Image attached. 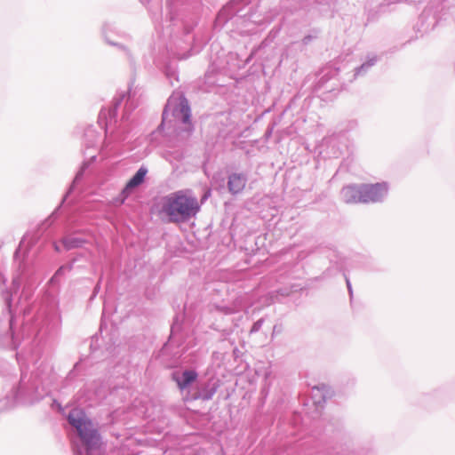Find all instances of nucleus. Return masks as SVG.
Instances as JSON below:
<instances>
[{
    "label": "nucleus",
    "mask_w": 455,
    "mask_h": 455,
    "mask_svg": "<svg viewBox=\"0 0 455 455\" xmlns=\"http://www.w3.org/2000/svg\"><path fill=\"white\" fill-rule=\"evenodd\" d=\"M68 420L76 429L78 435L87 445L96 443L98 440L97 431L82 409H73L68 416Z\"/></svg>",
    "instance_id": "obj_2"
},
{
    "label": "nucleus",
    "mask_w": 455,
    "mask_h": 455,
    "mask_svg": "<svg viewBox=\"0 0 455 455\" xmlns=\"http://www.w3.org/2000/svg\"><path fill=\"white\" fill-rule=\"evenodd\" d=\"M147 172V169L140 168L133 177L129 180L122 192L124 197H127L132 189L143 183Z\"/></svg>",
    "instance_id": "obj_4"
},
{
    "label": "nucleus",
    "mask_w": 455,
    "mask_h": 455,
    "mask_svg": "<svg viewBox=\"0 0 455 455\" xmlns=\"http://www.w3.org/2000/svg\"><path fill=\"white\" fill-rule=\"evenodd\" d=\"M246 179L242 174L234 173L228 178V187L232 194H238L243 190Z\"/></svg>",
    "instance_id": "obj_6"
},
{
    "label": "nucleus",
    "mask_w": 455,
    "mask_h": 455,
    "mask_svg": "<svg viewBox=\"0 0 455 455\" xmlns=\"http://www.w3.org/2000/svg\"><path fill=\"white\" fill-rule=\"evenodd\" d=\"M88 240L81 235H73L63 239L62 243L66 250H72L82 247Z\"/></svg>",
    "instance_id": "obj_8"
},
{
    "label": "nucleus",
    "mask_w": 455,
    "mask_h": 455,
    "mask_svg": "<svg viewBox=\"0 0 455 455\" xmlns=\"http://www.w3.org/2000/svg\"><path fill=\"white\" fill-rule=\"evenodd\" d=\"M54 248L57 251H60V247L58 244L54 243Z\"/></svg>",
    "instance_id": "obj_10"
},
{
    "label": "nucleus",
    "mask_w": 455,
    "mask_h": 455,
    "mask_svg": "<svg viewBox=\"0 0 455 455\" xmlns=\"http://www.w3.org/2000/svg\"><path fill=\"white\" fill-rule=\"evenodd\" d=\"M387 188L386 184L377 183L371 185H363L361 186V202L362 203H370V202H378L384 197L387 194Z\"/></svg>",
    "instance_id": "obj_3"
},
{
    "label": "nucleus",
    "mask_w": 455,
    "mask_h": 455,
    "mask_svg": "<svg viewBox=\"0 0 455 455\" xmlns=\"http://www.w3.org/2000/svg\"><path fill=\"white\" fill-rule=\"evenodd\" d=\"M342 194L347 204L362 203L361 186H348L343 189Z\"/></svg>",
    "instance_id": "obj_7"
},
{
    "label": "nucleus",
    "mask_w": 455,
    "mask_h": 455,
    "mask_svg": "<svg viewBox=\"0 0 455 455\" xmlns=\"http://www.w3.org/2000/svg\"><path fill=\"white\" fill-rule=\"evenodd\" d=\"M197 373L193 370H187L182 373V379L177 377L176 374L173 375L172 379L177 383L178 387L180 390L186 389L190 384L197 379Z\"/></svg>",
    "instance_id": "obj_5"
},
{
    "label": "nucleus",
    "mask_w": 455,
    "mask_h": 455,
    "mask_svg": "<svg viewBox=\"0 0 455 455\" xmlns=\"http://www.w3.org/2000/svg\"><path fill=\"white\" fill-rule=\"evenodd\" d=\"M160 212L172 222L187 220L200 210L198 200L186 190H179L164 196L160 200Z\"/></svg>",
    "instance_id": "obj_1"
},
{
    "label": "nucleus",
    "mask_w": 455,
    "mask_h": 455,
    "mask_svg": "<svg viewBox=\"0 0 455 455\" xmlns=\"http://www.w3.org/2000/svg\"><path fill=\"white\" fill-rule=\"evenodd\" d=\"M189 107L188 106L187 102H182L180 104V112L183 115V122L188 123L189 121Z\"/></svg>",
    "instance_id": "obj_9"
}]
</instances>
